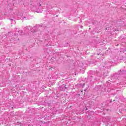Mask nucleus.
<instances>
[{
  "mask_svg": "<svg viewBox=\"0 0 126 126\" xmlns=\"http://www.w3.org/2000/svg\"><path fill=\"white\" fill-rule=\"evenodd\" d=\"M42 5L41 4H33L31 6V9L32 11H35V12H40V7Z\"/></svg>",
  "mask_w": 126,
  "mask_h": 126,
  "instance_id": "f257e3e1",
  "label": "nucleus"
},
{
  "mask_svg": "<svg viewBox=\"0 0 126 126\" xmlns=\"http://www.w3.org/2000/svg\"><path fill=\"white\" fill-rule=\"evenodd\" d=\"M15 33L14 34V39L15 40H19V38H18V36H19V35H22V33L23 32V31L22 30H18L17 31V29H16V30H15Z\"/></svg>",
  "mask_w": 126,
  "mask_h": 126,
  "instance_id": "f03ea898",
  "label": "nucleus"
},
{
  "mask_svg": "<svg viewBox=\"0 0 126 126\" xmlns=\"http://www.w3.org/2000/svg\"><path fill=\"white\" fill-rule=\"evenodd\" d=\"M37 31H38V29L36 26H35L34 27H33V29H32L30 31V32H31V33L33 34H34L33 33H36Z\"/></svg>",
  "mask_w": 126,
  "mask_h": 126,
  "instance_id": "7ed1b4c3",
  "label": "nucleus"
},
{
  "mask_svg": "<svg viewBox=\"0 0 126 126\" xmlns=\"http://www.w3.org/2000/svg\"><path fill=\"white\" fill-rule=\"evenodd\" d=\"M114 122H110L108 123V126H114Z\"/></svg>",
  "mask_w": 126,
  "mask_h": 126,
  "instance_id": "20e7f679",
  "label": "nucleus"
},
{
  "mask_svg": "<svg viewBox=\"0 0 126 126\" xmlns=\"http://www.w3.org/2000/svg\"><path fill=\"white\" fill-rule=\"evenodd\" d=\"M24 29L26 30V31H28V30H29V29L28 28V27H27L25 28Z\"/></svg>",
  "mask_w": 126,
  "mask_h": 126,
  "instance_id": "39448f33",
  "label": "nucleus"
},
{
  "mask_svg": "<svg viewBox=\"0 0 126 126\" xmlns=\"http://www.w3.org/2000/svg\"><path fill=\"white\" fill-rule=\"evenodd\" d=\"M120 22L119 23L120 24H124V22L121 21V22Z\"/></svg>",
  "mask_w": 126,
  "mask_h": 126,
  "instance_id": "423d86ee",
  "label": "nucleus"
},
{
  "mask_svg": "<svg viewBox=\"0 0 126 126\" xmlns=\"http://www.w3.org/2000/svg\"><path fill=\"white\" fill-rule=\"evenodd\" d=\"M65 86H66V85H64V87L65 89H66V88L65 87Z\"/></svg>",
  "mask_w": 126,
  "mask_h": 126,
  "instance_id": "0eeeda50",
  "label": "nucleus"
},
{
  "mask_svg": "<svg viewBox=\"0 0 126 126\" xmlns=\"http://www.w3.org/2000/svg\"><path fill=\"white\" fill-rule=\"evenodd\" d=\"M11 20H13V19H11Z\"/></svg>",
  "mask_w": 126,
  "mask_h": 126,
  "instance_id": "6e6552de",
  "label": "nucleus"
}]
</instances>
